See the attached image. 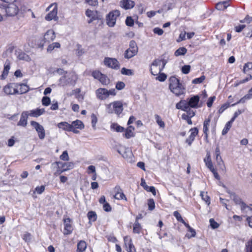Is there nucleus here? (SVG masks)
Masks as SVG:
<instances>
[{
	"mask_svg": "<svg viewBox=\"0 0 252 252\" xmlns=\"http://www.w3.org/2000/svg\"><path fill=\"white\" fill-rule=\"evenodd\" d=\"M30 9L25 5L16 0L8 3L7 6L5 7V12L6 16L13 17L16 15L23 16L27 11Z\"/></svg>",
	"mask_w": 252,
	"mask_h": 252,
	"instance_id": "1",
	"label": "nucleus"
},
{
	"mask_svg": "<svg viewBox=\"0 0 252 252\" xmlns=\"http://www.w3.org/2000/svg\"><path fill=\"white\" fill-rule=\"evenodd\" d=\"M199 97L198 95H194L191 97L188 101L187 100H181L176 105V107L178 109H185L188 108V106L192 108H197L199 107L198 103L199 101Z\"/></svg>",
	"mask_w": 252,
	"mask_h": 252,
	"instance_id": "2",
	"label": "nucleus"
},
{
	"mask_svg": "<svg viewBox=\"0 0 252 252\" xmlns=\"http://www.w3.org/2000/svg\"><path fill=\"white\" fill-rule=\"evenodd\" d=\"M169 88L176 95L179 96L184 94L185 88L176 77L172 76L169 78Z\"/></svg>",
	"mask_w": 252,
	"mask_h": 252,
	"instance_id": "3",
	"label": "nucleus"
},
{
	"mask_svg": "<svg viewBox=\"0 0 252 252\" xmlns=\"http://www.w3.org/2000/svg\"><path fill=\"white\" fill-rule=\"evenodd\" d=\"M78 80V75L74 71L67 73L65 75L61 77L59 80V85L61 86L75 85Z\"/></svg>",
	"mask_w": 252,
	"mask_h": 252,
	"instance_id": "4",
	"label": "nucleus"
},
{
	"mask_svg": "<svg viewBox=\"0 0 252 252\" xmlns=\"http://www.w3.org/2000/svg\"><path fill=\"white\" fill-rule=\"evenodd\" d=\"M106 111L109 114L115 113L120 115L123 111V104L121 101H116L106 105Z\"/></svg>",
	"mask_w": 252,
	"mask_h": 252,
	"instance_id": "5",
	"label": "nucleus"
},
{
	"mask_svg": "<svg viewBox=\"0 0 252 252\" xmlns=\"http://www.w3.org/2000/svg\"><path fill=\"white\" fill-rule=\"evenodd\" d=\"M166 63V61L164 60H155L151 65L150 70L152 74L153 75H158L164 68Z\"/></svg>",
	"mask_w": 252,
	"mask_h": 252,
	"instance_id": "6",
	"label": "nucleus"
},
{
	"mask_svg": "<svg viewBox=\"0 0 252 252\" xmlns=\"http://www.w3.org/2000/svg\"><path fill=\"white\" fill-rule=\"evenodd\" d=\"M49 13L46 15L45 19L47 21L57 20L58 5L56 3L51 4L47 8Z\"/></svg>",
	"mask_w": 252,
	"mask_h": 252,
	"instance_id": "7",
	"label": "nucleus"
},
{
	"mask_svg": "<svg viewBox=\"0 0 252 252\" xmlns=\"http://www.w3.org/2000/svg\"><path fill=\"white\" fill-rule=\"evenodd\" d=\"M137 52V44L134 41L131 40L129 43V48L125 52L124 57L126 59H129L135 56Z\"/></svg>",
	"mask_w": 252,
	"mask_h": 252,
	"instance_id": "8",
	"label": "nucleus"
},
{
	"mask_svg": "<svg viewBox=\"0 0 252 252\" xmlns=\"http://www.w3.org/2000/svg\"><path fill=\"white\" fill-rule=\"evenodd\" d=\"M120 15V12L118 10H115L110 12L106 18L107 24L109 27H114L115 25L116 19Z\"/></svg>",
	"mask_w": 252,
	"mask_h": 252,
	"instance_id": "9",
	"label": "nucleus"
},
{
	"mask_svg": "<svg viewBox=\"0 0 252 252\" xmlns=\"http://www.w3.org/2000/svg\"><path fill=\"white\" fill-rule=\"evenodd\" d=\"M31 124L37 132L39 138L40 139H43L45 136V130L43 126L35 121H31Z\"/></svg>",
	"mask_w": 252,
	"mask_h": 252,
	"instance_id": "10",
	"label": "nucleus"
},
{
	"mask_svg": "<svg viewBox=\"0 0 252 252\" xmlns=\"http://www.w3.org/2000/svg\"><path fill=\"white\" fill-rule=\"evenodd\" d=\"M3 91L6 94H14L18 93V84L10 83L5 86Z\"/></svg>",
	"mask_w": 252,
	"mask_h": 252,
	"instance_id": "11",
	"label": "nucleus"
},
{
	"mask_svg": "<svg viewBox=\"0 0 252 252\" xmlns=\"http://www.w3.org/2000/svg\"><path fill=\"white\" fill-rule=\"evenodd\" d=\"M104 63L106 66L114 69L119 68V62L115 58H105Z\"/></svg>",
	"mask_w": 252,
	"mask_h": 252,
	"instance_id": "12",
	"label": "nucleus"
},
{
	"mask_svg": "<svg viewBox=\"0 0 252 252\" xmlns=\"http://www.w3.org/2000/svg\"><path fill=\"white\" fill-rule=\"evenodd\" d=\"M84 128V125L82 121L76 120L71 123L70 124L71 131L74 133H79V131L77 129H82Z\"/></svg>",
	"mask_w": 252,
	"mask_h": 252,
	"instance_id": "13",
	"label": "nucleus"
},
{
	"mask_svg": "<svg viewBox=\"0 0 252 252\" xmlns=\"http://www.w3.org/2000/svg\"><path fill=\"white\" fill-rule=\"evenodd\" d=\"M97 97L100 100H105L108 98V90L105 88H99L96 91Z\"/></svg>",
	"mask_w": 252,
	"mask_h": 252,
	"instance_id": "14",
	"label": "nucleus"
},
{
	"mask_svg": "<svg viewBox=\"0 0 252 252\" xmlns=\"http://www.w3.org/2000/svg\"><path fill=\"white\" fill-rule=\"evenodd\" d=\"M64 223V234L68 235L72 233L73 228L70 224L71 220L69 218L64 219L63 220Z\"/></svg>",
	"mask_w": 252,
	"mask_h": 252,
	"instance_id": "15",
	"label": "nucleus"
},
{
	"mask_svg": "<svg viewBox=\"0 0 252 252\" xmlns=\"http://www.w3.org/2000/svg\"><path fill=\"white\" fill-rule=\"evenodd\" d=\"M56 37L55 32L52 30H49L44 34V40L45 42L53 41Z\"/></svg>",
	"mask_w": 252,
	"mask_h": 252,
	"instance_id": "16",
	"label": "nucleus"
},
{
	"mask_svg": "<svg viewBox=\"0 0 252 252\" xmlns=\"http://www.w3.org/2000/svg\"><path fill=\"white\" fill-rule=\"evenodd\" d=\"M125 241V245L126 247L128 246L127 250L128 252H136V250L134 245L132 243L131 239L129 238L128 236H125L124 238Z\"/></svg>",
	"mask_w": 252,
	"mask_h": 252,
	"instance_id": "17",
	"label": "nucleus"
},
{
	"mask_svg": "<svg viewBox=\"0 0 252 252\" xmlns=\"http://www.w3.org/2000/svg\"><path fill=\"white\" fill-rule=\"evenodd\" d=\"M29 116V111H24L22 113L20 119L17 125L19 126H26L27 125V119Z\"/></svg>",
	"mask_w": 252,
	"mask_h": 252,
	"instance_id": "18",
	"label": "nucleus"
},
{
	"mask_svg": "<svg viewBox=\"0 0 252 252\" xmlns=\"http://www.w3.org/2000/svg\"><path fill=\"white\" fill-rule=\"evenodd\" d=\"M134 5V2L131 0H122L120 1V6L125 9H131Z\"/></svg>",
	"mask_w": 252,
	"mask_h": 252,
	"instance_id": "19",
	"label": "nucleus"
},
{
	"mask_svg": "<svg viewBox=\"0 0 252 252\" xmlns=\"http://www.w3.org/2000/svg\"><path fill=\"white\" fill-rule=\"evenodd\" d=\"M190 134L189 138L186 139V142L190 145L194 140L195 137L198 134V130L196 127L192 128L190 129Z\"/></svg>",
	"mask_w": 252,
	"mask_h": 252,
	"instance_id": "20",
	"label": "nucleus"
},
{
	"mask_svg": "<svg viewBox=\"0 0 252 252\" xmlns=\"http://www.w3.org/2000/svg\"><path fill=\"white\" fill-rule=\"evenodd\" d=\"M45 110L44 108H37L35 110H32L29 111V116L34 117H37L43 114Z\"/></svg>",
	"mask_w": 252,
	"mask_h": 252,
	"instance_id": "21",
	"label": "nucleus"
},
{
	"mask_svg": "<svg viewBox=\"0 0 252 252\" xmlns=\"http://www.w3.org/2000/svg\"><path fill=\"white\" fill-rule=\"evenodd\" d=\"M18 93L23 94L27 93L29 90V87L25 84H18Z\"/></svg>",
	"mask_w": 252,
	"mask_h": 252,
	"instance_id": "22",
	"label": "nucleus"
},
{
	"mask_svg": "<svg viewBox=\"0 0 252 252\" xmlns=\"http://www.w3.org/2000/svg\"><path fill=\"white\" fill-rule=\"evenodd\" d=\"M10 62L8 60H7L4 64V67L3 69V71L2 75H1V77L2 79H4L7 76L9 70L10 69Z\"/></svg>",
	"mask_w": 252,
	"mask_h": 252,
	"instance_id": "23",
	"label": "nucleus"
},
{
	"mask_svg": "<svg viewBox=\"0 0 252 252\" xmlns=\"http://www.w3.org/2000/svg\"><path fill=\"white\" fill-rule=\"evenodd\" d=\"M134 130V127L132 126H128L126 130L125 133L124 134L125 137L128 139L133 137L134 136L133 132Z\"/></svg>",
	"mask_w": 252,
	"mask_h": 252,
	"instance_id": "24",
	"label": "nucleus"
},
{
	"mask_svg": "<svg viewBox=\"0 0 252 252\" xmlns=\"http://www.w3.org/2000/svg\"><path fill=\"white\" fill-rule=\"evenodd\" d=\"M58 126L64 130L71 131L70 124L66 122H61L58 124Z\"/></svg>",
	"mask_w": 252,
	"mask_h": 252,
	"instance_id": "25",
	"label": "nucleus"
},
{
	"mask_svg": "<svg viewBox=\"0 0 252 252\" xmlns=\"http://www.w3.org/2000/svg\"><path fill=\"white\" fill-rule=\"evenodd\" d=\"M74 167V163L72 162L64 163L62 164L61 172H64L70 170Z\"/></svg>",
	"mask_w": 252,
	"mask_h": 252,
	"instance_id": "26",
	"label": "nucleus"
},
{
	"mask_svg": "<svg viewBox=\"0 0 252 252\" xmlns=\"http://www.w3.org/2000/svg\"><path fill=\"white\" fill-rule=\"evenodd\" d=\"M87 248L86 243L83 240L79 241L77 244V252H83Z\"/></svg>",
	"mask_w": 252,
	"mask_h": 252,
	"instance_id": "27",
	"label": "nucleus"
},
{
	"mask_svg": "<svg viewBox=\"0 0 252 252\" xmlns=\"http://www.w3.org/2000/svg\"><path fill=\"white\" fill-rule=\"evenodd\" d=\"M229 6V4L227 1H224L222 2H218L216 5V7L218 10H223L225 9Z\"/></svg>",
	"mask_w": 252,
	"mask_h": 252,
	"instance_id": "28",
	"label": "nucleus"
},
{
	"mask_svg": "<svg viewBox=\"0 0 252 252\" xmlns=\"http://www.w3.org/2000/svg\"><path fill=\"white\" fill-rule=\"evenodd\" d=\"M86 15L91 18V19L88 21L89 23H91L93 20L96 19V15L95 12L94 11H92L89 9H87L86 11Z\"/></svg>",
	"mask_w": 252,
	"mask_h": 252,
	"instance_id": "29",
	"label": "nucleus"
},
{
	"mask_svg": "<svg viewBox=\"0 0 252 252\" xmlns=\"http://www.w3.org/2000/svg\"><path fill=\"white\" fill-rule=\"evenodd\" d=\"M228 192L230 194L231 198L233 200L236 204H240L243 201L242 199L237 196L235 193L230 192V191H228Z\"/></svg>",
	"mask_w": 252,
	"mask_h": 252,
	"instance_id": "30",
	"label": "nucleus"
},
{
	"mask_svg": "<svg viewBox=\"0 0 252 252\" xmlns=\"http://www.w3.org/2000/svg\"><path fill=\"white\" fill-rule=\"evenodd\" d=\"M211 121V116H209L207 119H206L203 123V132H208L209 131V126Z\"/></svg>",
	"mask_w": 252,
	"mask_h": 252,
	"instance_id": "31",
	"label": "nucleus"
},
{
	"mask_svg": "<svg viewBox=\"0 0 252 252\" xmlns=\"http://www.w3.org/2000/svg\"><path fill=\"white\" fill-rule=\"evenodd\" d=\"M187 52V50L185 47H180L175 52V55L176 56H179L181 55H184Z\"/></svg>",
	"mask_w": 252,
	"mask_h": 252,
	"instance_id": "32",
	"label": "nucleus"
},
{
	"mask_svg": "<svg viewBox=\"0 0 252 252\" xmlns=\"http://www.w3.org/2000/svg\"><path fill=\"white\" fill-rule=\"evenodd\" d=\"M252 97V94H246L244 97L241 98L238 102H237L235 103H234L232 104V106H234L237 104L240 103H245L246 100L249 99Z\"/></svg>",
	"mask_w": 252,
	"mask_h": 252,
	"instance_id": "33",
	"label": "nucleus"
},
{
	"mask_svg": "<svg viewBox=\"0 0 252 252\" xmlns=\"http://www.w3.org/2000/svg\"><path fill=\"white\" fill-rule=\"evenodd\" d=\"M60 44L59 42H54L48 46L47 51L51 52L55 48H60Z\"/></svg>",
	"mask_w": 252,
	"mask_h": 252,
	"instance_id": "34",
	"label": "nucleus"
},
{
	"mask_svg": "<svg viewBox=\"0 0 252 252\" xmlns=\"http://www.w3.org/2000/svg\"><path fill=\"white\" fill-rule=\"evenodd\" d=\"M17 57L20 60L28 61L30 59L27 54L22 52H18Z\"/></svg>",
	"mask_w": 252,
	"mask_h": 252,
	"instance_id": "35",
	"label": "nucleus"
},
{
	"mask_svg": "<svg viewBox=\"0 0 252 252\" xmlns=\"http://www.w3.org/2000/svg\"><path fill=\"white\" fill-rule=\"evenodd\" d=\"M111 128L117 132H122L124 130V128L117 124L113 123L111 126Z\"/></svg>",
	"mask_w": 252,
	"mask_h": 252,
	"instance_id": "36",
	"label": "nucleus"
},
{
	"mask_svg": "<svg viewBox=\"0 0 252 252\" xmlns=\"http://www.w3.org/2000/svg\"><path fill=\"white\" fill-rule=\"evenodd\" d=\"M155 119L156 120V122L158 125L161 128H164L165 127V124L164 122L162 120L160 117L158 115H155Z\"/></svg>",
	"mask_w": 252,
	"mask_h": 252,
	"instance_id": "37",
	"label": "nucleus"
},
{
	"mask_svg": "<svg viewBox=\"0 0 252 252\" xmlns=\"http://www.w3.org/2000/svg\"><path fill=\"white\" fill-rule=\"evenodd\" d=\"M141 229V226L140 224L138 222V221H135V222L133 225V232L135 233H139Z\"/></svg>",
	"mask_w": 252,
	"mask_h": 252,
	"instance_id": "38",
	"label": "nucleus"
},
{
	"mask_svg": "<svg viewBox=\"0 0 252 252\" xmlns=\"http://www.w3.org/2000/svg\"><path fill=\"white\" fill-rule=\"evenodd\" d=\"M191 107L188 106L187 109H181L184 111H186L187 113H185L186 115L189 116V117H193L195 114V112L191 109Z\"/></svg>",
	"mask_w": 252,
	"mask_h": 252,
	"instance_id": "39",
	"label": "nucleus"
},
{
	"mask_svg": "<svg viewBox=\"0 0 252 252\" xmlns=\"http://www.w3.org/2000/svg\"><path fill=\"white\" fill-rule=\"evenodd\" d=\"M103 85H107L109 83V78L105 75L102 74L100 78L98 80Z\"/></svg>",
	"mask_w": 252,
	"mask_h": 252,
	"instance_id": "40",
	"label": "nucleus"
},
{
	"mask_svg": "<svg viewBox=\"0 0 252 252\" xmlns=\"http://www.w3.org/2000/svg\"><path fill=\"white\" fill-rule=\"evenodd\" d=\"M250 70H252V62L245 63L243 67V71L244 73H246Z\"/></svg>",
	"mask_w": 252,
	"mask_h": 252,
	"instance_id": "41",
	"label": "nucleus"
},
{
	"mask_svg": "<svg viewBox=\"0 0 252 252\" xmlns=\"http://www.w3.org/2000/svg\"><path fill=\"white\" fill-rule=\"evenodd\" d=\"M88 217L89 220L94 221L96 220V214L94 212L90 211L88 213Z\"/></svg>",
	"mask_w": 252,
	"mask_h": 252,
	"instance_id": "42",
	"label": "nucleus"
},
{
	"mask_svg": "<svg viewBox=\"0 0 252 252\" xmlns=\"http://www.w3.org/2000/svg\"><path fill=\"white\" fill-rule=\"evenodd\" d=\"M114 198L118 200L124 199L125 200H127L126 197L124 194L123 191L119 193H115Z\"/></svg>",
	"mask_w": 252,
	"mask_h": 252,
	"instance_id": "43",
	"label": "nucleus"
},
{
	"mask_svg": "<svg viewBox=\"0 0 252 252\" xmlns=\"http://www.w3.org/2000/svg\"><path fill=\"white\" fill-rule=\"evenodd\" d=\"M121 73L126 75H132L133 74V71L131 69H127L125 67H123L121 69Z\"/></svg>",
	"mask_w": 252,
	"mask_h": 252,
	"instance_id": "44",
	"label": "nucleus"
},
{
	"mask_svg": "<svg viewBox=\"0 0 252 252\" xmlns=\"http://www.w3.org/2000/svg\"><path fill=\"white\" fill-rule=\"evenodd\" d=\"M148 209L150 211L153 210L155 208V201L153 199H149L148 200Z\"/></svg>",
	"mask_w": 252,
	"mask_h": 252,
	"instance_id": "45",
	"label": "nucleus"
},
{
	"mask_svg": "<svg viewBox=\"0 0 252 252\" xmlns=\"http://www.w3.org/2000/svg\"><path fill=\"white\" fill-rule=\"evenodd\" d=\"M206 194H207V192ZM200 196H201L202 199L204 200L208 204V205L210 204V199L209 196H208L207 194H204V192L203 191L201 192Z\"/></svg>",
	"mask_w": 252,
	"mask_h": 252,
	"instance_id": "46",
	"label": "nucleus"
},
{
	"mask_svg": "<svg viewBox=\"0 0 252 252\" xmlns=\"http://www.w3.org/2000/svg\"><path fill=\"white\" fill-rule=\"evenodd\" d=\"M60 158L61 159L64 161L69 160V158L67 151L63 152V154L60 156Z\"/></svg>",
	"mask_w": 252,
	"mask_h": 252,
	"instance_id": "47",
	"label": "nucleus"
},
{
	"mask_svg": "<svg viewBox=\"0 0 252 252\" xmlns=\"http://www.w3.org/2000/svg\"><path fill=\"white\" fill-rule=\"evenodd\" d=\"M205 79V76L204 75L201 76L199 78H195L192 81L193 84H199L203 82Z\"/></svg>",
	"mask_w": 252,
	"mask_h": 252,
	"instance_id": "48",
	"label": "nucleus"
},
{
	"mask_svg": "<svg viewBox=\"0 0 252 252\" xmlns=\"http://www.w3.org/2000/svg\"><path fill=\"white\" fill-rule=\"evenodd\" d=\"M51 102L50 98L48 96H44L42 99V105L44 106H48Z\"/></svg>",
	"mask_w": 252,
	"mask_h": 252,
	"instance_id": "49",
	"label": "nucleus"
},
{
	"mask_svg": "<svg viewBox=\"0 0 252 252\" xmlns=\"http://www.w3.org/2000/svg\"><path fill=\"white\" fill-rule=\"evenodd\" d=\"M231 126H232V125L230 124V123L227 122L226 123L224 128L222 130V134L223 135L226 134L228 132V131H229L230 128H231Z\"/></svg>",
	"mask_w": 252,
	"mask_h": 252,
	"instance_id": "50",
	"label": "nucleus"
},
{
	"mask_svg": "<svg viewBox=\"0 0 252 252\" xmlns=\"http://www.w3.org/2000/svg\"><path fill=\"white\" fill-rule=\"evenodd\" d=\"M209 221L210 223V225L212 228L216 229L219 227V224L215 221L213 219H211Z\"/></svg>",
	"mask_w": 252,
	"mask_h": 252,
	"instance_id": "51",
	"label": "nucleus"
},
{
	"mask_svg": "<svg viewBox=\"0 0 252 252\" xmlns=\"http://www.w3.org/2000/svg\"><path fill=\"white\" fill-rule=\"evenodd\" d=\"M190 70V66L189 65H185L182 68V71L184 74H188Z\"/></svg>",
	"mask_w": 252,
	"mask_h": 252,
	"instance_id": "52",
	"label": "nucleus"
},
{
	"mask_svg": "<svg viewBox=\"0 0 252 252\" xmlns=\"http://www.w3.org/2000/svg\"><path fill=\"white\" fill-rule=\"evenodd\" d=\"M91 119H92V126L93 127V128L94 129H95V125L97 122V117L94 114H93L91 115Z\"/></svg>",
	"mask_w": 252,
	"mask_h": 252,
	"instance_id": "53",
	"label": "nucleus"
},
{
	"mask_svg": "<svg viewBox=\"0 0 252 252\" xmlns=\"http://www.w3.org/2000/svg\"><path fill=\"white\" fill-rule=\"evenodd\" d=\"M102 74L99 71L95 70L92 72V76L96 79L99 80Z\"/></svg>",
	"mask_w": 252,
	"mask_h": 252,
	"instance_id": "54",
	"label": "nucleus"
},
{
	"mask_svg": "<svg viewBox=\"0 0 252 252\" xmlns=\"http://www.w3.org/2000/svg\"><path fill=\"white\" fill-rule=\"evenodd\" d=\"M23 238L25 242H29L32 239V235L29 233H26L24 234Z\"/></svg>",
	"mask_w": 252,
	"mask_h": 252,
	"instance_id": "55",
	"label": "nucleus"
},
{
	"mask_svg": "<svg viewBox=\"0 0 252 252\" xmlns=\"http://www.w3.org/2000/svg\"><path fill=\"white\" fill-rule=\"evenodd\" d=\"M126 24L127 26L131 27L134 25V21L131 17H127L126 20Z\"/></svg>",
	"mask_w": 252,
	"mask_h": 252,
	"instance_id": "56",
	"label": "nucleus"
},
{
	"mask_svg": "<svg viewBox=\"0 0 252 252\" xmlns=\"http://www.w3.org/2000/svg\"><path fill=\"white\" fill-rule=\"evenodd\" d=\"M189 231L190 232V234H187L186 235V236L188 237L189 238H190L191 237H194L196 235V232L194 229L192 228L191 227H189V228L188 229Z\"/></svg>",
	"mask_w": 252,
	"mask_h": 252,
	"instance_id": "57",
	"label": "nucleus"
},
{
	"mask_svg": "<svg viewBox=\"0 0 252 252\" xmlns=\"http://www.w3.org/2000/svg\"><path fill=\"white\" fill-rule=\"evenodd\" d=\"M159 75L157 77V79L159 81H164L166 80L167 76L164 73H160L158 74Z\"/></svg>",
	"mask_w": 252,
	"mask_h": 252,
	"instance_id": "58",
	"label": "nucleus"
},
{
	"mask_svg": "<svg viewBox=\"0 0 252 252\" xmlns=\"http://www.w3.org/2000/svg\"><path fill=\"white\" fill-rule=\"evenodd\" d=\"M192 118L191 117H189V116L186 115L185 114H183L182 115V118L185 120H186L187 123L189 125L192 124V121L190 119V118Z\"/></svg>",
	"mask_w": 252,
	"mask_h": 252,
	"instance_id": "59",
	"label": "nucleus"
},
{
	"mask_svg": "<svg viewBox=\"0 0 252 252\" xmlns=\"http://www.w3.org/2000/svg\"><path fill=\"white\" fill-rule=\"evenodd\" d=\"M229 106V103H225L223 104L219 109L218 112L220 114L222 113Z\"/></svg>",
	"mask_w": 252,
	"mask_h": 252,
	"instance_id": "60",
	"label": "nucleus"
},
{
	"mask_svg": "<svg viewBox=\"0 0 252 252\" xmlns=\"http://www.w3.org/2000/svg\"><path fill=\"white\" fill-rule=\"evenodd\" d=\"M186 32H182L180 34L179 37L178 39L177 40V41L179 42H180L181 41L185 40V39H186Z\"/></svg>",
	"mask_w": 252,
	"mask_h": 252,
	"instance_id": "61",
	"label": "nucleus"
},
{
	"mask_svg": "<svg viewBox=\"0 0 252 252\" xmlns=\"http://www.w3.org/2000/svg\"><path fill=\"white\" fill-rule=\"evenodd\" d=\"M125 87V84L123 82H118L116 85V88L119 90L124 89Z\"/></svg>",
	"mask_w": 252,
	"mask_h": 252,
	"instance_id": "62",
	"label": "nucleus"
},
{
	"mask_svg": "<svg viewBox=\"0 0 252 252\" xmlns=\"http://www.w3.org/2000/svg\"><path fill=\"white\" fill-rule=\"evenodd\" d=\"M45 190V186H41L40 187H37L35 189V191L37 192L38 194H41Z\"/></svg>",
	"mask_w": 252,
	"mask_h": 252,
	"instance_id": "63",
	"label": "nucleus"
},
{
	"mask_svg": "<svg viewBox=\"0 0 252 252\" xmlns=\"http://www.w3.org/2000/svg\"><path fill=\"white\" fill-rule=\"evenodd\" d=\"M174 216L176 217L177 220L180 222L183 221V219L180 215V214L178 211H175L174 212Z\"/></svg>",
	"mask_w": 252,
	"mask_h": 252,
	"instance_id": "64",
	"label": "nucleus"
}]
</instances>
